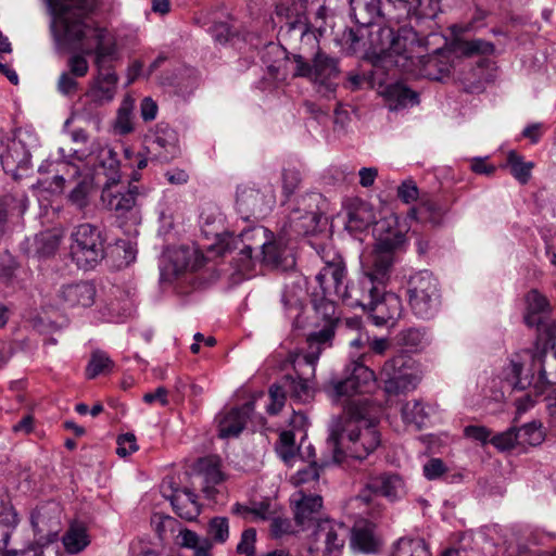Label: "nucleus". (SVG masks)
Returning a JSON list of instances; mask_svg holds the SVG:
<instances>
[{
	"mask_svg": "<svg viewBox=\"0 0 556 556\" xmlns=\"http://www.w3.org/2000/svg\"><path fill=\"white\" fill-rule=\"evenodd\" d=\"M380 410L369 397L348 401L344 415L333 421L327 439L333 463L341 464L346 457L365 459L380 445L377 429Z\"/></svg>",
	"mask_w": 556,
	"mask_h": 556,
	"instance_id": "nucleus-1",
	"label": "nucleus"
},
{
	"mask_svg": "<svg viewBox=\"0 0 556 556\" xmlns=\"http://www.w3.org/2000/svg\"><path fill=\"white\" fill-rule=\"evenodd\" d=\"M374 231L376 243L374 249L362 257V273L384 288L395 262V253L404 243V235L387 222L377 223Z\"/></svg>",
	"mask_w": 556,
	"mask_h": 556,
	"instance_id": "nucleus-2",
	"label": "nucleus"
},
{
	"mask_svg": "<svg viewBox=\"0 0 556 556\" xmlns=\"http://www.w3.org/2000/svg\"><path fill=\"white\" fill-rule=\"evenodd\" d=\"M54 14L52 31L59 45L75 47L86 38V18L98 8V0H48Z\"/></svg>",
	"mask_w": 556,
	"mask_h": 556,
	"instance_id": "nucleus-3",
	"label": "nucleus"
},
{
	"mask_svg": "<svg viewBox=\"0 0 556 556\" xmlns=\"http://www.w3.org/2000/svg\"><path fill=\"white\" fill-rule=\"evenodd\" d=\"M292 60L295 64L294 77L308 79L316 91L325 98L334 94L340 75L338 58L318 48L309 59L302 54H293Z\"/></svg>",
	"mask_w": 556,
	"mask_h": 556,
	"instance_id": "nucleus-4",
	"label": "nucleus"
},
{
	"mask_svg": "<svg viewBox=\"0 0 556 556\" xmlns=\"http://www.w3.org/2000/svg\"><path fill=\"white\" fill-rule=\"evenodd\" d=\"M336 300L334 295H329L326 292L319 294L314 292L312 294V303L316 313L327 321L326 326L318 330L309 333L306 339L307 350L303 355H296L293 363L294 366H300L304 363L312 367L314 372V366L318 361L321 352L332 345L334 337V325L338 321L336 315Z\"/></svg>",
	"mask_w": 556,
	"mask_h": 556,
	"instance_id": "nucleus-5",
	"label": "nucleus"
},
{
	"mask_svg": "<svg viewBox=\"0 0 556 556\" xmlns=\"http://www.w3.org/2000/svg\"><path fill=\"white\" fill-rule=\"evenodd\" d=\"M408 304L413 314L425 320L433 318L441 305L438 279L428 270L410 276L407 282Z\"/></svg>",
	"mask_w": 556,
	"mask_h": 556,
	"instance_id": "nucleus-6",
	"label": "nucleus"
},
{
	"mask_svg": "<svg viewBox=\"0 0 556 556\" xmlns=\"http://www.w3.org/2000/svg\"><path fill=\"white\" fill-rule=\"evenodd\" d=\"M70 254L78 267L93 268L104 257V238L100 229L89 223L77 225L71 233Z\"/></svg>",
	"mask_w": 556,
	"mask_h": 556,
	"instance_id": "nucleus-7",
	"label": "nucleus"
},
{
	"mask_svg": "<svg viewBox=\"0 0 556 556\" xmlns=\"http://www.w3.org/2000/svg\"><path fill=\"white\" fill-rule=\"evenodd\" d=\"M366 357L367 354H363L358 361L348 365L343 379H332L326 384L325 390L332 401L337 402L343 397L350 399L356 394H365L375 386L376 375L364 364Z\"/></svg>",
	"mask_w": 556,
	"mask_h": 556,
	"instance_id": "nucleus-8",
	"label": "nucleus"
},
{
	"mask_svg": "<svg viewBox=\"0 0 556 556\" xmlns=\"http://www.w3.org/2000/svg\"><path fill=\"white\" fill-rule=\"evenodd\" d=\"M368 53L382 59H390L395 66L409 70L407 61H413L406 46L407 38L395 35L390 27H378L377 30H368Z\"/></svg>",
	"mask_w": 556,
	"mask_h": 556,
	"instance_id": "nucleus-9",
	"label": "nucleus"
},
{
	"mask_svg": "<svg viewBox=\"0 0 556 556\" xmlns=\"http://www.w3.org/2000/svg\"><path fill=\"white\" fill-rule=\"evenodd\" d=\"M380 378L386 393L390 395L413 391L419 383L414 361L405 354H399L386 361L380 371Z\"/></svg>",
	"mask_w": 556,
	"mask_h": 556,
	"instance_id": "nucleus-10",
	"label": "nucleus"
},
{
	"mask_svg": "<svg viewBox=\"0 0 556 556\" xmlns=\"http://www.w3.org/2000/svg\"><path fill=\"white\" fill-rule=\"evenodd\" d=\"M325 202L318 192H308L296 198L288 216L285 229L295 235L314 231L321 216V204Z\"/></svg>",
	"mask_w": 556,
	"mask_h": 556,
	"instance_id": "nucleus-11",
	"label": "nucleus"
},
{
	"mask_svg": "<svg viewBox=\"0 0 556 556\" xmlns=\"http://www.w3.org/2000/svg\"><path fill=\"white\" fill-rule=\"evenodd\" d=\"M35 535L45 543L54 542L62 531V508L56 502L38 505L30 515Z\"/></svg>",
	"mask_w": 556,
	"mask_h": 556,
	"instance_id": "nucleus-12",
	"label": "nucleus"
},
{
	"mask_svg": "<svg viewBox=\"0 0 556 556\" xmlns=\"http://www.w3.org/2000/svg\"><path fill=\"white\" fill-rule=\"evenodd\" d=\"M146 142L147 154L151 160L168 163L179 154L177 132L167 124H159Z\"/></svg>",
	"mask_w": 556,
	"mask_h": 556,
	"instance_id": "nucleus-13",
	"label": "nucleus"
},
{
	"mask_svg": "<svg viewBox=\"0 0 556 556\" xmlns=\"http://www.w3.org/2000/svg\"><path fill=\"white\" fill-rule=\"evenodd\" d=\"M138 187L124 182H104L101 192V202L105 208L118 216L125 215L136 205Z\"/></svg>",
	"mask_w": 556,
	"mask_h": 556,
	"instance_id": "nucleus-14",
	"label": "nucleus"
},
{
	"mask_svg": "<svg viewBox=\"0 0 556 556\" xmlns=\"http://www.w3.org/2000/svg\"><path fill=\"white\" fill-rule=\"evenodd\" d=\"M307 4L308 0H278L276 2V15L286 21V24L290 31L298 33L303 37H313V34H308L307 24Z\"/></svg>",
	"mask_w": 556,
	"mask_h": 556,
	"instance_id": "nucleus-15",
	"label": "nucleus"
},
{
	"mask_svg": "<svg viewBox=\"0 0 556 556\" xmlns=\"http://www.w3.org/2000/svg\"><path fill=\"white\" fill-rule=\"evenodd\" d=\"M404 491V482L396 473H381L370 477L365 489L358 494V500L365 504L371 502V494L394 501Z\"/></svg>",
	"mask_w": 556,
	"mask_h": 556,
	"instance_id": "nucleus-16",
	"label": "nucleus"
},
{
	"mask_svg": "<svg viewBox=\"0 0 556 556\" xmlns=\"http://www.w3.org/2000/svg\"><path fill=\"white\" fill-rule=\"evenodd\" d=\"M316 280L323 292L334 295L340 300L344 292L346 282V266L341 256H334L326 262L325 266L316 276Z\"/></svg>",
	"mask_w": 556,
	"mask_h": 556,
	"instance_id": "nucleus-17",
	"label": "nucleus"
},
{
	"mask_svg": "<svg viewBox=\"0 0 556 556\" xmlns=\"http://www.w3.org/2000/svg\"><path fill=\"white\" fill-rule=\"evenodd\" d=\"M383 288L362 275L357 283L345 286L344 292L340 300L351 307H363L368 309L372 305L375 299L382 294Z\"/></svg>",
	"mask_w": 556,
	"mask_h": 556,
	"instance_id": "nucleus-18",
	"label": "nucleus"
},
{
	"mask_svg": "<svg viewBox=\"0 0 556 556\" xmlns=\"http://www.w3.org/2000/svg\"><path fill=\"white\" fill-rule=\"evenodd\" d=\"M96 287L89 281H79L75 283L63 285L58 293L59 304L66 308L90 307L96 300Z\"/></svg>",
	"mask_w": 556,
	"mask_h": 556,
	"instance_id": "nucleus-19",
	"label": "nucleus"
},
{
	"mask_svg": "<svg viewBox=\"0 0 556 556\" xmlns=\"http://www.w3.org/2000/svg\"><path fill=\"white\" fill-rule=\"evenodd\" d=\"M201 261L195 251L178 249L173 252L168 263L163 267L161 278L164 281H173L186 271H194L201 266Z\"/></svg>",
	"mask_w": 556,
	"mask_h": 556,
	"instance_id": "nucleus-20",
	"label": "nucleus"
},
{
	"mask_svg": "<svg viewBox=\"0 0 556 556\" xmlns=\"http://www.w3.org/2000/svg\"><path fill=\"white\" fill-rule=\"evenodd\" d=\"M291 501L294 504V519L299 526L306 528L317 520V516L323 507L320 495L305 493V490L300 489L292 495Z\"/></svg>",
	"mask_w": 556,
	"mask_h": 556,
	"instance_id": "nucleus-21",
	"label": "nucleus"
},
{
	"mask_svg": "<svg viewBox=\"0 0 556 556\" xmlns=\"http://www.w3.org/2000/svg\"><path fill=\"white\" fill-rule=\"evenodd\" d=\"M348 528L331 520H320L314 532L315 540L325 545V553L338 556L344 546Z\"/></svg>",
	"mask_w": 556,
	"mask_h": 556,
	"instance_id": "nucleus-22",
	"label": "nucleus"
},
{
	"mask_svg": "<svg viewBox=\"0 0 556 556\" xmlns=\"http://www.w3.org/2000/svg\"><path fill=\"white\" fill-rule=\"evenodd\" d=\"M236 205L238 213L245 220L262 216L267 208L265 197L258 189L251 186L238 187Z\"/></svg>",
	"mask_w": 556,
	"mask_h": 556,
	"instance_id": "nucleus-23",
	"label": "nucleus"
},
{
	"mask_svg": "<svg viewBox=\"0 0 556 556\" xmlns=\"http://www.w3.org/2000/svg\"><path fill=\"white\" fill-rule=\"evenodd\" d=\"M527 314L525 321L529 327H544L549 339L555 337L556 327L551 323H543V315L548 312L547 299L538 290H530L526 296Z\"/></svg>",
	"mask_w": 556,
	"mask_h": 556,
	"instance_id": "nucleus-24",
	"label": "nucleus"
},
{
	"mask_svg": "<svg viewBox=\"0 0 556 556\" xmlns=\"http://www.w3.org/2000/svg\"><path fill=\"white\" fill-rule=\"evenodd\" d=\"M117 81L118 76L113 68L98 70V75L86 93V98L99 105L110 102L115 96Z\"/></svg>",
	"mask_w": 556,
	"mask_h": 556,
	"instance_id": "nucleus-25",
	"label": "nucleus"
},
{
	"mask_svg": "<svg viewBox=\"0 0 556 556\" xmlns=\"http://www.w3.org/2000/svg\"><path fill=\"white\" fill-rule=\"evenodd\" d=\"M381 96L390 111L403 110L419 103V94L402 83L387 85Z\"/></svg>",
	"mask_w": 556,
	"mask_h": 556,
	"instance_id": "nucleus-26",
	"label": "nucleus"
},
{
	"mask_svg": "<svg viewBox=\"0 0 556 556\" xmlns=\"http://www.w3.org/2000/svg\"><path fill=\"white\" fill-rule=\"evenodd\" d=\"M375 324L378 326L387 325L389 321L395 320L401 314V301L393 293H384L377 296L371 306L367 309Z\"/></svg>",
	"mask_w": 556,
	"mask_h": 556,
	"instance_id": "nucleus-27",
	"label": "nucleus"
},
{
	"mask_svg": "<svg viewBox=\"0 0 556 556\" xmlns=\"http://www.w3.org/2000/svg\"><path fill=\"white\" fill-rule=\"evenodd\" d=\"M253 410V401L247 402L241 407L231 409L219 422V437H238L245 427L247 420Z\"/></svg>",
	"mask_w": 556,
	"mask_h": 556,
	"instance_id": "nucleus-28",
	"label": "nucleus"
},
{
	"mask_svg": "<svg viewBox=\"0 0 556 556\" xmlns=\"http://www.w3.org/2000/svg\"><path fill=\"white\" fill-rule=\"evenodd\" d=\"M181 492L185 495L184 497L179 490L173 491L170 495L164 493V496L170 501L172 506L179 517L186 520H192L200 515V506L197 502V496L187 489Z\"/></svg>",
	"mask_w": 556,
	"mask_h": 556,
	"instance_id": "nucleus-29",
	"label": "nucleus"
},
{
	"mask_svg": "<svg viewBox=\"0 0 556 556\" xmlns=\"http://www.w3.org/2000/svg\"><path fill=\"white\" fill-rule=\"evenodd\" d=\"M380 0H350L352 16L361 26H371L381 16Z\"/></svg>",
	"mask_w": 556,
	"mask_h": 556,
	"instance_id": "nucleus-30",
	"label": "nucleus"
},
{
	"mask_svg": "<svg viewBox=\"0 0 556 556\" xmlns=\"http://www.w3.org/2000/svg\"><path fill=\"white\" fill-rule=\"evenodd\" d=\"M419 74L432 80H441L450 74L451 65L445 56L435 53L417 58Z\"/></svg>",
	"mask_w": 556,
	"mask_h": 556,
	"instance_id": "nucleus-31",
	"label": "nucleus"
},
{
	"mask_svg": "<svg viewBox=\"0 0 556 556\" xmlns=\"http://www.w3.org/2000/svg\"><path fill=\"white\" fill-rule=\"evenodd\" d=\"M389 556H431V554L424 539L405 536L392 545Z\"/></svg>",
	"mask_w": 556,
	"mask_h": 556,
	"instance_id": "nucleus-32",
	"label": "nucleus"
},
{
	"mask_svg": "<svg viewBox=\"0 0 556 556\" xmlns=\"http://www.w3.org/2000/svg\"><path fill=\"white\" fill-rule=\"evenodd\" d=\"M18 515L10 503H3L0 509V551L9 546L10 539L17 525Z\"/></svg>",
	"mask_w": 556,
	"mask_h": 556,
	"instance_id": "nucleus-33",
	"label": "nucleus"
},
{
	"mask_svg": "<svg viewBox=\"0 0 556 556\" xmlns=\"http://www.w3.org/2000/svg\"><path fill=\"white\" fill-rule=\"evenodd\" d=\"M61 240L62 233L58 229L42 231L35 237V253L40 257H50L59 250Z\"/></svg>",
	"mask_w": 556,
	"mask_h": 556,
	"instance_id": "nucleus-34",
	"label": "nucleus"
},
{
	"mask_svg": "<svg viewBox=\"0 0 556 556\" xmlns=\"http://www.w3.org/2000/svg\"><path fill=\"white\" fill-rule=\"evenodd\" d=\"M327 465V462L320 464L312 462L307 467L299 470L292 477L293 484L305 490V493H311V490L315 489L319 483L320 470Z\"/></svg>",
	"mask_w": 556,
	"mask_h": 556,
	"instance_id": "nucleus-35",
	"label": "nucleus"
},
{
	"mask_svg": "<svg viewBox=\"0 0 556 556\" xmlns=\"http://www.w3.org/2000/svg\"><path fill=\"white\" fill-rule=\"evenodd\" d=\"M533 366L539 367L540 376L534 388L541 390L544 384H556V353L533 358Z\"/></svg>",
	"mask_w": 556,
	"mask_h": 556,
	"instance_id": "nucleus-36",
	"label": "nucleus"
},
{
	"mask_svg": "<svg viewBox=\"0 0 556 556\" xmlns=\"http://www.w3.org/2000/svg\"><path fill=\"white\" fill-rule=\"evenodd\" d=\"M368 26H361L356 29L346 28L342 33L341 41L349 53H357L361 51L368 53V43L366 37L368 34Z\"/></svg>",
	"mask_w": 556,
	"mask_h": 556,
	"instance_id": "nucleus-37",
	"label": "nucleus"
},
{
	"mask_svg": "<svg viewBox=\"0 0 556 556\" xmlns=\"http://www.w3.org/2000/svg\"><path fill=\"white\" fill-rule=\"evenodd\" d=\"M283 388L291 399L298 402H306L312 397V390L307 379L302 377L285 375L282 377Z\"/></svg>",
	"mask_w": 556,
	"mask_h": 556,
	"instance_id": "nucleus-38",
	"label": "nucleus"
},
{
	"mask_svg": "<svg viewBox=\"0 0 556 556\" xmlns=\"http://www.w3.org/2000/svg\"><path fill=\"white\" fill-rule=\"evenodd\" d=\"M81 43H83V41L80 43H78L76 47L74 45H65V46L72 48V49H75V50L80 49L81 52L87 55L94 53V55H96L94 64L97 66V70L112 68L111 65L106 64V60L114 58V55L116 54V42L114 39L109 41L105 45H100L99 47H96L94 49H90V48L83 49Z\"/></svg>",
	"mask_w": 556,
	"mask_h": 556,
	"instance_id": "nucleus-39",
	"label": "nucleus"
},
{
	"mask_svg": "<svg viewBox=\"0 0 556 556\" xmlns=\"http://www.w3.org/2000/svg\"><path fill=\"white\" fill-rule=\"evenodd\" d=\"M353 545L364 553H376L381 546L380 540L369 527H359L354 530Z\"/></svg>",
	"mask_w": 556,
	"mask_h": 556,
	"instance_id": "nucleus-40",
	"label": "nucleus"
},
{
	"mask_svg": "<svg viewBox=\"0 0 556 556\" xmlns=\"http://www.w3.org/2000/svg\"><path fill=\"white\" fill-rule=\"evenodd\" d=\"M63 544L70 554L81 552L89 544L86 529L80 526H72L63 536Z\"/></svg>",
	"mask_w": 556,
	"mask_h": 556,
	"instance_id": "nucleus-41",
	"label": "nucleus"
},
{
	"mask_svg": "<svg viewBox=\"0 0 556 556\" xmlns=\"http://www.w3.org/2000/svg\"><path fill=\"white\" fill-rule=\"evenodd\" d=\"M256 248H261L264 263L273 266L285 264L287 250L281 242L268 241L266 239L265 242L257 244Z\"/></svg>",
	"mask_w": 556,
	"mask_h": 556,
	"instance_id": "nucleus-42",
	"label": "nucleus"
},
{
	"mask_svg": "<svg viewBox=\"0 0 556 556\" xmlns=\"http://www.w3.org/2000/svg\"><path fill=\"white\" fill-rule=\"evenodd\" d=\"M239 237L243 243L241 249V254L245 255L248 258L252 257V252L257 250V244L265 242L267 238V229L264 227H253L240 232Z\"/></svg>",
	"mask_w": 556,
	"mask_h": 556,
	"instance_id": "nucleus-43",
	"label": "nucleus"
},
{
	"mask_svg": "<svg viewBox=\"0 0 556 556\" xmlns=\"http://www.w3.org/2000/svg\"><path fill=\"white\" fill-rule=\"evenodd\" d=\"M522 365L514 359L504 369V378L514 389L525 390L533 383L534 376H522Z\"/></svg>",
	"mask_w": 556,
	"mask_h": 556,
	"instance_id": "nucleus-44",
	"label": "nucleus"
},
{
	"mask_svg": "<svg viewBox=\"0 0 556 556\" xmlns=\"http://www.w3.org/2000/svg\"><path fill=\"white\" fill-rule=\"evenodd\" d=\"M507 163L510 167L511 175L522 185L527 184L531 178V170L534 167L532 162H525L522 156L515 151H510L507 155Z\"/></svg>",
	"mask_w": 556,
	"mask_h": 556,
	"instance_id": "nucleus-45",
	"label": "nucleus"
},
{
	"mask_svg": "<svg viewBox=\"0 0 556 556\" xmlns=\"http://www.w3.org/2000/svg\"><path fill=\"white\" fill-rule=\"evenodd\" d=\"M114 367V362L103 351H94L86 368L88 379H94L101 374H109Z\"/></svg>",
	"mask_w": 556,
	"mask_h": 556,
	"instance_id": "nucleus-46",
	"label": "nucleus"
},
{
	"mask_svg": "<svg viewBox=\"0 0 556 556\" xmlns=\"http://www.w3.org/2000/svg\"><path fill=\"white\" fill-rule=\"evenodd\" d=\"M3 166L25 168L29 163V154L21 141H13L1 156Z\"/></svg>",
	"mask_w": 556,
	"mask_h": 556,
	"instance_id": "nucleus-47",
	"label": "nucleus"
},
{
	"mask_svg": "<svg viewBox=\"0 0 556 556\" xmlns=\"http://www.w3.org/2000/svg\"><path fill=\"white\" fill-rule=\"evenodd\" d=\"M541 428L542 425L539 421H531L518 429L516 428V432L518 434V445H539L544 439Z\"/></svg>",
	"mask_w": 556,
	"mask_h": 556,
	"instance_id": "nucleus-48",
	"label": "nucleus"
},
{
	"mask_svg": "<svg viewBox=\"0 0 556 556\" xmlns=\"http://www.w3.org/2000/svg\"><path fill=\"white\" fill-rule=\"evenodd\" d=\"M92 189L91 179L84 176L71 191L68 201L77 210L84 211L89 205V193Z\"/></svg>",
	"mask_w": 556,
	"mask_h": 556,
	"instance_id": "nucleus-49",
	"label": "nucleus"
},
{
	"mask_svg": "<svg viewBox=\"0 0 556 556\" xmlns=\"http://www.w3.org/2000/svg\"><path fill=\"white\" fill-rule=\"evenodd\" d=\"M397 342L408 351H418L426 345V333L419 328H407L399 332Z\"/></svg>",
	"mask_w": 556,
	"mask_h": 556,
	"instance_id": "nucleus-50",
	"label": "nucleus"
},
{
	"mask_svg": "<svg viewBox=\"0 0 556 556\" xmlns=\"http://www.w3.org/2000/svg\"><path fill=\"white\" fill-rule=\"evenodd\" d=\"M458 51L465 56L491 55L494 52V45L484 39L463 40L457 45Z\"/></svg>",
	"mask_w": 556,
	"mask_h": 556,
	"instance_id": "nucleus-51",
	"label": "nucleus"
},
{
	"mask_svg": "<svg viewBox=\"0 0 556 556\" xmlns=\"http://www.w3.org/2000/svg\"><path fill=\"white\" fill-rule=\"evenodd\" d=\"M401 412L405 424H412L418 428L424 425L427 418L424 404L417 400L408 401L403 404Z\"/></svg>",
	"mask_w": 556,
	"mask_h": 556,
	"instance_id": "nucleus-52",
	"label": "nucleus"
},
{
	"mask_svg": "<svg viewBox=\"0 0 556 556\" xmlns=\"http://www.w3.org/2000/svg\"><path fill=\"white\" fill-rule=\"evenodd\" d=\"M207 535L217 544H224L229 538V521L226 517H214L207 523Z\"/></svg>",
	"mask_w": 556,
	"mask_h": 556,
	"instance_id": "nucleus-53",
	"label": "nucleus"
},
{
	"mask_svg": "<svg viewBox=\"0 0 556 556\" xmlns=\"http://www.w3.org/2000/svg\"><path fill=\"white\" fill-rule=\"evenodd\" d=\"M100 164L108 178L105 182H121L118 173L119 162L112 150L102 151Z\"/></svg>",
	"mask_w": 556,
	"mask_h": 556,
	"instance_id": "nucleus-54",
	"label": "nucleus"
},
{
	"mask_svg": "<svg viewBox=\"0 0 556 556\" xmlns=\"http://www.w3.org/2000/svg\"><path fill=\"white\" fill-rule=\"evenodd\" d=\"M287 395L289 394L283 388L282 379L278 383L273 384L269 388L270 403L267 405V413L270 415H277L285 406Z\"/></svg>",
	"mask_w": 556,
	"mask_h": 556,
	"instance_id": "nucleus-55",
	"label": "nucleus"
},
{
	"mask_svg": "<svg viewBox=\"0 0 556 556\" xmlns=\"http://www.w3.org/2000/svg\"><path fill=\"white\" fill-rule=\"evenodd\" d=\"M48 543L40 541L38 538L29 542L27 545L21 548H9L5 547L0 551L2 556H43V546Z\"/></svg>",
	"mask_w": 556,
	"mask_h": 556,
	"instance_id": "nucleus-56",
	"label": "nucleus"
},
{
	"mask_svg": "<svg viewBox=\"0 0 556 556\" xmlns=\"http://www.w3.org/2000/svg\"><path fill=\"white\" fill-rule=\"evenodd\" d=\"M282 194L289 199L302 182L301 172L294 167L285 168L282 170Z\"/></svg>",
	"mask_w": 556,
	"mask_h": 556,
	"instance_id": "nucleus-57",
	"label": "nucleus"
},
{
	"mask_svg": "<svg viewBox=\"0 0 556 556\" xmlns=\"http://www.w3.org/2000/svg\"><path fill=\"white\" fill-rule=\"evenodd\" d=\"M416 213L420 218L437 224L444 214L442 206L434 200H424Z\"/></svg>",
	"mask_w": 556,
	"mask_h": 556,
	"instance_id": "nucleus-58",
	"label": "nucleus"
},
{
	"mask_svg": "<svg viewBox=\"0 0 556 556\" xmlns=\"http://www.w3.org/2000/svg\"><path fill=\"white\" fill-rule=\"evenodd\" d=\"M60 154L63 159L67 160V172L70 173V180H74L76 177L80 175L79 168L76 165L71 164V160L83 161L87 157V152L85 150H80L78 148H60Z\"/></svg>",
	"mask_w": 556,
	"mask_h": 556,
	"instance_id": "nucleus-59",
	"label": "nucleus"
},
{
	"mask_svg": "<svg viewBox=\"0 0 556 556\" xmlns=\"http://www.w3.org/2000/svg\"><path fill=\"white\" fill-rule=\"evenodd\" d=\"M131 109L132 103L130 101H124L118 109L115 127L119 134L126 135L132 131L131 123Z\"/></svg>",
	"mask_w": 556,
	"mask_h": 556,
	"instance_id": "nucleus-60",
	"label": "nucleus"
},
{
	"mask_svg": "<svg viewBox=\"0 0 556 556\" xmlns=\"http://www.w3.org/2000/svg\"><path fill=\"white\" fill-rule=\"evenodd\" d=\"M490 442L501 451L514 448L518 445L516 427H511L508 430L492 437Z\"/></svg>",
	"mask_w": 556,
	"mask_h": 556,
	"instance_id": "nucleus-61",
	"label": "nucleus"
},
{
	"mask_svg": "<svg viewBox=\"0 0 556 556\" xmlns=\"http://www.w3.org/2000/svg\"><path fill=\"white\" fill-rule=\"evenodd\" d=\"M223 481L222 471L214 465H208L204 471V482L203 492L208 498H214L215 489L214 485L218 484Z\"/></svg>",
	"mask_w": 556,
	"mask_h": 556,
	"instance_id": "nucleus-62",
	"label": "nucleus"
},
{
	"mask_svg": "<svg viewBox=\"0 0 556 556\" xmlns=\"http://www.w3.org/2000/svg\"><path fill=\"white\" fill-rule=\"evenodd\" d=\"M277 452L285 462H289L294 456V433L292 431H282L280 433Z\"/></svg>",
	"mask_w": 556,
	"mask_h": 556,
	"instance_id": "nucleus-63",
	"label": "nucleus"
},
{
	"mask_svg": "<svg viewBox=\"0 0 556 556\" xmlns=\"http://www.w3.org/2000/svg\"><path fill=\"white\" fill-rule=\"evenodd\" d=\"M255 540H256L255 529H253V528L245 529L241 534V540L237 546V552L239 554H244L247 556H254Z\"/></svg>",
	"mask_w": 556,
	"mask_h": 556,
	"instance_id": "nucleus-64",
	"label": "nucleus"
}]
</instances>
